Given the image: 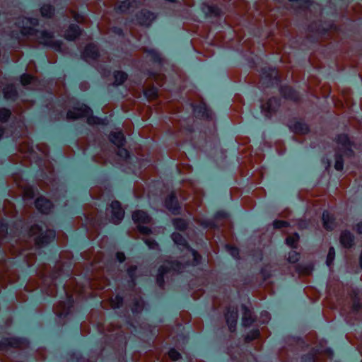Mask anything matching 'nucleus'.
Listing matches in <instances>:
<instances>
[{"instance_id": "51", "label": "nucleus", "mask_w": 362, "mask_h": 362, "mask_svg": "<svg viewBox=\"0 0 362 362\" xmlns=\"http://www.w3.org/2000/svg\"><path fill=\"white\" fill-rule=\"evenodd\" d=\"M356 231L361 234L362 233V222L359 223L358 224H357L356 226Z\"/></svg>"}, {"instance_id": "6", "label": "nucleus", "mask_w": 362, "mask_h": 362, "mask_svg": "<svg viewBox=\"0 0 362 362\" xmlns=\"http://www.w3.org/2000/svg\"><path fill=\"white\" fill-rule=\"evenodd\" d=\"M185 267V265L181 264L180 262H167L166 264L161 266L158 269V274L157 275L156 281L160 287H163L164 285V275L171 270L175 272H182Z\"/></svg>"}, {"instance_id": "4", "label": "nucleus", "mask_w": 362, "mask_h": 362, "mask_svg": "<svg viewBox=\"0 0 362 362\" xmlns=\"http://www.w3.org/2000/svg\"><path fill=\"white\" fill-rule=\"evenodd\" d=\"M42 229L38 225L33 226L30 229V236L33 238L35 244L37 247H42L53 240L56 236L53 230L47 229L42 233Z\"/></svg>"}, {"instance_id": "42", "label": "nucleus", "mask_w": 362, "mask_h": 362, "mask_svg": "<svg viewBox=\"0 0 362 362\" xmlns=\"http://www.w3.org/2000/svg\"><path fill=\"white\" fill-rule=\"evenodd\" d=\"M117 148H118L117 154L120 157L126 158L129 156V153L126 148H123L122 146H119Z\"/></svg>"}, {"instance_id": "50", "label": "nucleus", "mask_w": 362, "mask_h": 362, "mask_svg": "<svg viewBox=\"0 0 362 362\" xmlns=\"http://www.w3.org/2000/svg\"><path fill=\"white\" fill-rule=\"evenodd\" d=\"M9 344H11V345L12 346H15L16 347H18L19 346V342H18V340L16 339H11V341L9 342Z\"/></svg>"}, {"instance_id": "57", "label": "nucleus", "mask_w": 362, "mask_h": 362, "mask_svg": "<svg viewBox=\"0 0 362 362\" xmlns=\"http://www.w3.org/2000/svg\"><path fill=\"white\" fill-rule=\"evenodd\" d=\"M23 146H21L20 147V150H21V151H23Z\"/></svg>"}, {"instance_id": "25", "label": "nucleus", "mask_w": 362, "mask_h": 362, "mask_svg": "<svg viewBox=\"0 0 362 362\" xmlns=\"http://www.w3.org/2000/svg\"><path fill=\"white\" fill-rule=\"evenodd\" d=\"M115 82L114 85L119 86L122 84L127 78V74L123 71H115L114 73Z\"/></svg>"}, {"instance_id": "60", "label": "nucleus", "mask_w": 362, "mask_h": 362, "mask_svg": "<svg viewBox=\"0 0 362 362\" xmlns=\"http://www.w3.org/2000/svg\"><path fill=\"white\" fill-rule=\"evenodd\" d=\"M312 362H316L314 358H313Z\"/></svg>"}, {"instance_id": "38", "label": "nucleus", "mask_w": 362, "mask_h": 362, "mask_svg": "<svg viewBox=\"0 0 362 362\" xmlns=\"http://www.w3.org/2000/svg\"><path fill=\"white\" fill-rule=\"evenodd\" d=\"M168 356L173 361H177L180 358V354L175 349H172L168 352Z\"/></svg>"}, {"instance_id": "37", "label": "nucleus", "mask_w": 362, "mask_h": 362, "mask_svg": "<svg viewBox=\"0 0 362 362\" xmlns=\"http://www.w3.org/2000/svg\"><path fill=\"white\" fill-rule=\"evenodd\" d=\"M123 299L119 296H116L114 299H112V307L114 308H119L122 305Z\"/></svg>"}, {"instance_id": "29", "label": "nucleus", "mask_w": 362, "mask_h": 362, "mask_svg": "<svg viewBox=\"0 0 362 362\" xmlns=\"http://www.w3.org/2000/svg\"><path fill=\"white\" fill-rule=\"evenodd\" d=\"M36 78L29 74H23L21 77V82L23 86L31 85L35 83Z\"/></svg>"}, {"instance_id": "41", "label": "nucleus", "mask_w": 362, "mask_h": 362, "mask_svg": "<svg viewBox=\"0 0 362 362\" xmlns=\"http://www.w3.org/2000/svg\"><path fill=\"white\" fill-rule=\"evenodd\" d=\"M35 195L34 190L32 187H27L24 190V197L27 199H32Z\"/></svg>"}, {"instance_id": "52", "label": "nucleus", "mask_w": 362, "mask_h": 362, "mask_svg": "<svg viewBox=\"0 0 362 362\" xmlns=\"http://www.w3.org/2000/svg\"><path fill=\"white\" fill-rule=\"evenodd\" d=\"M39 149L42 152L44 155L47 154V150L45 146L42 145V146L39 147Z\"/></svg>"}, {"instance_id": "16", "label": "nucleus", "mask_w": 362, "mask_h": 362, "mask_svg": "<svg viewBox=\"0 0 362 362\" xmlns=\"http://www.w3.org/2000/svg\"><path fill=\"white\" fill-rule=\"evenodd\" d=\"M81 33L80 28L76 25H71L69 28L64 32V37L69 40H74Z\"/></svg>"}, {"instance_id": "36", "label": "nucleus", "mask_w": 362, "mask_h": 362, "mask_svg": "<svg viewBox=\"0 0 362 362\" xmlns=\"http://www.w3.org/2000/svg\"><path fill=\"white\" fill-rule=\"evenodd\" d=\"M144 94L147 98H148L150 99H153V98H156L157 96V90L154 88H152L146 90L144 91Z\"/></svg>"}, {"instance_id": "33", "label": "nucleus", "mask_w": 362, "mask_h": 362, "mask_svg": "<svg viewBox=\"0 0 362 362\" xmlns=\"http://www.w3.org/2000/svg\"><path fill=\"white\" fill-rule=\"evenodd\" d=\"M11 115V112L9 110L6 108L0 109V121L6 122Z\"/></svg>"}, {"instance_id": "46", "label": "nucleus", "mask_w": 362, "mask_h": 362, "mask_svg": "<svg viewBox=\"0 0 362 362\" xmlns=\"http://www.w3.org/2000/svg\"><path fill=\"white\" fill-rule=\"evenodd\" d=\"M136 266H131L127 269V273H128L129 277L132 279V280H134V272H136Z\"/></svg>"}, {"instance_id": "32", "label": "nucleus", "mask_w": 362, "mask_h": 362, "mask_svg": "<svg viewBox=\"0 0 362 362\" xmlns=\"http://www.w3.org/2000/svg\"><path fill=\"white\" fill-rule=\"evenodd\" d=\"M144 240L150 249L155 250L158 248V244L151 238H144Z\"/></svg>"}, {"instance_id": "45", "label": "nucleus", "mask_w": 362, "mask_h": 362, "mask_svg": "<svg viewBox=\"0 0 362 362\" xmlns=\"http://www.w3.org/2000/svg\"><path fill=\"white\" fill-rule=\"evenodd\" d=\"M103 285H100V284H98L96 281H93L91 283V286L95 287L96 289H103L108 284H107L106 279H103Z\"/></svg>"}, {"instance_id": "58", "label": "nucleus", "mask_w": 362, "mask_h": 362, "mask_svg": "<svg viewBox=\"0 0 362 362\" xmlns=\"http://www.w3.org/2000/svg\"><path fill=\"white\" fill-rule=\"evenodd\" d=\"M90 194H91L92 196H93V190H92V191L90 192Z\"/></svg>"}, {"instance_id": "2", "label": "nucleus", "mask_w": 362, "mask_h": 362, "mask_svg": "<svg viewBox=\"0 0 362 362\" xmlns=\"http://www.w3.org/2000/svg\"><path fill=\"white\" fill-rule=\"evenodd\" d=\"M172 239L174 243L180 247V249L185 251L184 257H187L185 265H197L201 259V256L197 251L189 247L186 240L178 233L172 234Z\"/></svg>"}, {"instance_id": "12", "label": "nucleus", "mask_w": 362, "mask_h": 362, "mask_svg": "<svg viewBox=\"0 0 362 362\" xmlns=\"http://www.w3.org/2000/svg\"><path fill=\"white\" fill-rule=\"evenodd\" d=\"M35 206L42 214H49L52 207V203L45 197H39L35 201Z\"/></svg>"}, {"instance_id": "40", "label": "nucleus", "mask_w": 362, "mask_h": 362, "mask_svg": "<svg viewBox=\"0 0 362 362\" xmlns=\"http://www.w3.org/2000/svg\"><path fill=\"white\" fill-rule=\"evenodd\" d=\"M273 225L275 228H281L287 227L288 226V223L285 221L277 220L274 221Z\"/></svg>"}, {"instance_id": "59", "label": "nucleus", "mask_w": 362, "mask_h": 362, "mask_svg": "<svg viewBox=\"0 0 362 362\" xmlns=\"http://www.w3.org/2000/svg\"><path fill=\"white\" fill-rule=\"evenodd\" d=\"M158 86H161L162 84L159 82H156Z\"/></svg>"}, {"instance_id": "3", "label": "nucleus", "mask_w": 362, "mask_h": 362, "mask_svg": "<svg viewBox=\"0 0 362 362\" xmlns=\"http://www.w3.org/2000/svg\"><path fill=\"white\" fill-rule=\"evenodd\" d=\"M337 143L338 144V148L342 153L338 152L336 154V161L334 164V168L337 170L341 171L343 169V160L342 156H351L353 154V151L351 150L352 143L349 140V137L346 134H340L337 136Z\"/></svg>"}, {"instance_id": "21", "label": "nucleus", "mask_w": 362, "mask_h": 362, "mask_svg": "<svg viewBox=\"0 0 362 362\" xmlns=\"http://www.w3.org/2000/svg\"><path fill=\"white\" fill-rule=\"evenodd\" d=\"M292 131L295 133L304 134L308 132V127L306 124L301 122H296L293 127H291Z\"/></svg>"}, {"instance_id": "28", "label": "nucleus", "mask_w": 362, "mask_h": 362, "mask_svg": "<svg viewBox=\"0 0 362 362\" xmlns=\"http://www.w3.org/2000/svg\"><path fill=\"white\" fill-rule=\"evenodd\" d=\"M54 8L50 5H44L40 9L42 16L46 18H51L54 14Z\"/></svg>"}, {"instance_id": "49", "label": "nucleus", "mask_w": 362, "mask_h": 362, "mask_svg": "<svg viewBox=\"0 0 362 362\" xmlns=\"http://www.w3.org/2000/svg\"><path fill=\"white\" fill-rule=\"evenodd\" d=\"M117 259L119 262H123L125 260L124 254L123 252H117Z\"/></svg>"}, {"instance_id": "8", "label": "nucleus", "mask_w": 362, "mask_h": 362, "mask_svg": "<svg viewBox=\"0 0 362 362\" xmlns=\"http://www.w3.org/2000/svg\"><path fill=\"white\" fill-rule=\"evenodd\" d=\"M107 210H110V221L115 224L119 223L124 215V211L121 207L120 203L118 201L112 202L110 206V208H108Z\"/></svg>"}, {"instance_id": "11", "label": "nucleus", "mask_w": 362, "mask_h": 362, "mask_svg": "<svg viewBox=\"0 0 362 362\" xmlns=\"http://www.w3.org/2000/svg\"><path fill=\"white\" fill-rule=\"evenodd\" d=\"M155 15L146 10H142L139 14L136 15V21L141 25L148 26L151 22L155 19Z\"/></svg>"}, {"instance_id": "34", "label": "nucleus", "mask_w": 362, "mask_h": 362, "mask_svg": "<svg viewBox=\"0 0 362 362\" xmlns=\"http://www.w3.org/2000/svg\"><path fill=\"white\" fill-rule=\"evenodd\" d=\"M227 251L234 257L238 258L239 251L238 249L233 245H227L226 246Z\"/></svg>"}, {"instance_id": "55", "label": "nucleus", "mask_w": 362, "mask_h": 362, "mask_svg": "<svg viewBox=\"0 0 362 362\" xmlns=\"http://www.w3.org/2000/svg\"><path fill=\"white\" fill-rule=\"evenodd\" d=\"M272 74H273V73H272L271 74H269V75H268V76H267L266 77H268V78H269V81H271V78H272Z\"/></svg>"}, {"instance_id": "35", "label": "nucleus", "mask_w": 362, "mask_h": 362, "mask_svg": "<svg viewBox=\"0 0 362 362\" xmlns=\"http://www.w3.org/2000/svg\"><path fill=\"white\" fill-rule=\"evenodd\" d=\"M300 255L294 250L288 253V260L291 263H295L299 259Z\"/></svg>"}, {"instance_id": "15", "label": "nucleus", "mask_w": 362, "mask_h": 362, "mask_svg": "<svg viewBox=\"0 0 362 362\" xmlns=\"http://www.w3.org/2000/svg\"><path fill=\"white\" fill-rule=\"evenodd\" d=\"M71 300L69 299V305H66L65 302H60L54 308V313L59 317L66 316L69 314L70 310Z\"/></svg>"}, {"instance_id": "13", "label": "nucleus", "mask_w": 362, "mask_h": 362, "mask_svg": "<svg viewBox=\"0 0 362 362\" xmlns=\"http://www.w3.org/2000/svg\"><path fill=\"white\" fill-rule=\"evenodd\" d=\"M165 206L173 214L180 213V207L173 193L168 196L165 201Z\"/></svg>"}, {"instance_id": "10", "label": "nucleus", "mask_w": 362, "mask_h": 362, "mask_svg": "<svg viewBox=\"0 0 362 362\" xmlns=\"http://www.w3.org/2000/svg\"><path fill=\"white\" fill-rule=\"evenodd\" d=\"M82 56L88 62L96 60L99 57L98 47L93 44H88L85 47Z\"/></svg>"}, {"instance_id": "54", "label": "nucleus", "mask_w": 362, "mask_h": 362, "mask_svg": "<svg viewBox=\"0 0 362 362\" xmlns=\"http://www.w3.org/2000/svg\"><path fill=\"white\" fill-rule=\"evenodd\" d=\"M3 134H4V129L0 128V139L2 137Z\"/></svg>"}, {"instance_id": "27", "label": "nucleus", "mask_w": 362, "mask_h": 362, "mask_svg": "<svg viewBox=\"0 0 362 362\" xmlns=\"http://www.w3.org/2000/svg\"><path fill=\"white\" fill-rule=\"evenodd\" d=\"M299 240V235L297 233H294L289 235L286 239V243L287 245L292 248H296Z\"/></svg>"}, {"instance_id": "30", "label": "nucleus", "mask_w": 362, "mask_h": 362, "mask_svg": "<svg viewBox=\"0 0 362 362\" xmlns=\"http://www.w3.org/2000/svg\"><path fill=\"white\" fill-rule=\"evenodd\" d=\"M173 225L176 229L184 230L187 228V223L184 219L175 218L173 219Z\"/></svg>"}, {"instance_id": "20", "label": "nucleus", "mask_w": 362, "mask_h": 362, "mask_svg": "<svg viewBox=\"0 0 362 362\" xmlns=\"http://www.w3.org/2000/svg\"><path fill=\"white\" fill-rule=\"evenodd\" d=\"M354 241V236L350 232H342L340 236V243L344 247H350Z\"/></svg>"}, {"instance_id": "23", "label": "nucleus", "mask_w": 362, "mask_h": 362, "mask_svg": "<svg viewBox=\"0 0 362 362\" xmlns=\"http://www.w3.org/2000/svg\"><path fill=\"white\" fill-rule=\"evenodd\" d=\"M135 5H136L135 0H126L121 2L117 9L120 12H126Z\"/></svg>"}, {"instance_id": "56", "label": "nucleus", "mask_w": 362, "mask_h": 362, "mask_svg": "<svg viewBox=\"0 0 362 362\" xmlns=\"http://www.w3.org/2000/svg\"><path fill=\"white\" fill-rule=\"evenodd\" d=\"M360 263H361V266L362 267V252H361V257H360Z\"/></svg>"}, {"instance_id": "24", "label": "nucleus", "mask_w": 362, "mask_h": 362, "mask_svg": "<svg viewBox=\"0 0 362 362\" xmlns=\"http://www.w3.org/2000/svg\"><path fill=\"white\" fill-rule=\"evenodd\" d=\"M244 308V313L243 317V325L245 327L250 326L252 322L254 321V319L252 316L251 312L246 308L245 306H243Z\"/></svg>"}, {"instance_id": "19", "label": "nucleus", "mask_w": 362, "mask_h": 362, "mask_svg": "<svg viewBox=\"0 0 362 362\" xmlns=\"http://www.w3.org/2000/svg\"><path fill=\"white\" fill-rule=\"evenodd\" d=\"M322 221L324 228L327 230H332L334 226V219L332 214L328 211H325L322 214Z\"/></svg>"}, {"instance_id": "48", "label": "nucleus", "mask_w": 362, "mask_h": 362, "mask_svg": "<svg viewBox=\"0 0 362 362\" xmlns=\"http://www.w3.org/2000/svg\"><path fill=\"white\" fill-rule=\"evenodd\" d=\"M149 52V54L152 57V58L155 60V61H158L160 59V57H159V54H158V52L153 49H151L148 51Z\"/></svg>"}, {"instance_id": "17", "label": "nucleus", "mask_w": 362, "mask_h": 362, "mask_svg": "<svg viewBox=\"0 0 362 362\" xmlns=\"http://www.w3.org/2000/svg\"><path fill=\"white\" fill-rule=\"evenodd\" d=\"M281 93L284 98L294 101H297L299 98L298 93L289 86L281 87Z\"/></svg>"}, {"instance_id": "1", "label": "nucleus", "mask_w": 362, "mask_h": 362, "mask_svg": "<svg viewBox=\"0 0 362 362\" xmlns=\"http://www.w3.org/2000/svg\"><path fill=\"white\" fill-rule=\"evenodd\" d=\"M38 23L36 18H21L18 21V27L22 35L26 36L30 40L35 41L38 44L52 47L61 51L62 43L54 40L52 33L46 30H38L34 28Z\"/></svg>"}, {"instance_id": "14", "label": "nucleus", "mask_w": 362, "mask_h": 362, "mask_svg": "<svg viewBox=\"0 0 362 362\" xmlns=\"http://www.w3.org/2000/svg\"><path fill=\"white\" fill-rule=\"evenodd\" d=\"M279 100L276 98H270L268 101L262 104V110L267 117H269L279 107Z\"/></svg>"}, {"instance_id": "9", "label": "nucleus", "mask_w": 362, "mask_h": 362, "mask_svg": "<svg viewBox=\"0 0 362 362\" xmlns=\"http://www.w3.org/2000/svg\"><path fill=\"white\" fill-rule=\"evenodd\" d=\"M238 316V308L234 306L229 307L226 313V320L230 332L235 329Z\"/></svg>"}, {"instance_id": "53", "label": "nucleus", "mask_w": 362, "mask_h": 362, "mask_svg": "<svg viewBox=\"0 0 362 362\" xmlns=\"http://www.w3.org/2000/svg\"><path fill=\"white\" fill-rule=\"evenodd\" d=\"M32 151V147H30L29 146H28V150L25 151V153H30V151Z\"/></svg>"}, {"instance_id": "7", "label": "nucleus", "mask_w": 362, "mask_h": 362, "mask_svg": "<svg viewBox=\"0 0 362 362\" xmlns=\"http://www.w3.org/2000/svg\"><path fill=\"white\" fill-rule=\"evenodd\" d=\"M134 221L137 223L138 230L143 235H148L151 233V230L142 224L151 223V218L146 212L141 210L136 211L132 214Z\"/></svg>"}, {"instance_id": "31", "label": "nucleus", "mask_w": 362, "mask_h": 362, "mask_svg": "<svg viewBox=\"0 0 362 362\" xmlns=\"http://www.w3.org/2000/svg\"><path fill=\"white\" fill-rule=\"evenodd\" d=\"M335 257V250L333 247H329L328 254L327 256L326 264L329 267H331L333 264V261Z\"/></svg>"}, {"instance_id": "47", "label": "nucleus", "mask_w": 362, "mask_h": 362, "mask_svg": "<svg viewBox=\"0 0 362 362\" xmlns=\"http://www.w3.org/2000/svg\"><path fill=\"white\" fill-rule=\"evenodd\" d=\"M72 16L78 23H83L85 19L84 16H81L75 12H73Z\"/></svg>"}, {"instance_id": "26", "label": "nucleus", "mask_w": 362, "mask_h": 362, "mask_svg": "<svg viewBox=\"0 0 362 362\" xmlns=\"http://www.w3.org/2000/svg\"><path fill=\"white\" fill-rule=\"evenodd\" d=\"M362 309V303L360 302L359 298L355 296L352 299L351 307L350 308V313H358Z\"/></svg>"}, {"instance_id": "18", "label": "nucleus", "mask_w": 362, "mask_h": 362, "mask_svg": "<svg viewBox=\"0 0 362 362\" xmlns=\"http://www.w3.org/2000/svg\"><path fill=\"white\" fill-rule=\"evenodd\" d=\"M110 140L117 147L123 146L125 142L124 136L122 132L112 133Z\"/></svg>"}, {"instance_id": "43", "label": "nucleus", "mask_w": 362, "mask_h": 362, "mask_svg": "<svg viewBox=\"0 0 362 362\" xmlns=\"http://www.w3.org/2000/svg\"><path fill=\"white\" fill-rule=\"evenodd\" d=\"M144 303L142 300H137L132 308L133 312H140L143 309Z\"/></svg>"}, {"instance_id": "61", "label": "nucleus", "mask_w": 362, "mask_h": 362, "mask_svg": "<svg viewBox=\"0 0 362 362\" xmlns=\"http://www.w3.org/2000/svg\"><path fill=\"white\" fill-rule=\"evenodd\" d=\"M265 315L267 317L268 316V313H265Z\"/></svg>"}, {"instance_id": "5", "label": "nucleus", "mask_w": 362, "mask_h": 362, "mask_svg": "<svg viewBox=\"0 0 362 362\" xmlns=\"http://www.w3.org/2000/svg\"><path fill=\"white\" fill-rule=\"evenodd\" d=\"M92 110L86 105H78L72 110L68 111L66 118L68 120H75L81 117H88L87 122L89 124H99L100 119L95 117H90Z\"/></svg>"}, {"instance_id": "39", "label": "nucleus", "mask_w": 362, "mask_h": 362, "mask_svg": "<svg viewBox=\"0 0 362 362\" xmlns=\"http://www.w3.org/2000/svg\"><path fill=\"white\" fill-rule=\"evenodd\" d=\"M259 334V332L258 329L253 330L251 332L250 334H249L246 336L245 341L247 342L250 341L257 338Z\"/></svg>"}, {"instance_id": "44", "label": "nucleus", "mask_w": 362, "mask_h": 362, "mask_svg": "<svg viewBox=\"0 0 362 362\" xmlns=\"http://www.w3.org/2000/svg\"><path fill=\"white\" fill-rule=\"evenodd\" d=\"M7 233V226L2 221H0V238L5 236Z\"/></svg>"}, {"instance_id": "22", "label": "nucleus", "mask_w": 362, "mask_h": 362, "mask_svg": "<svg viewBox=\"0 0 362 362\" xmlns=\"http://www.w3.org/2000/svg\"><path fill=\"white\" fill-rule=\"evenodd\" d=\"M4 95L6 99H14L17 95V91L13 85H8L4 87Z\"/></svg>"}]
</instances>
